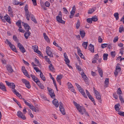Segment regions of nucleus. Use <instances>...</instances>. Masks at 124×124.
<instances>
[{
	"instance_id": "49",
	"label": "nucleus",
	"mask_w": 124,
	"mask_h": 124,
	"mask_svg": "<svg viewBox=\"0 0 124 124\" xmlns=\"http://www.w3.org/2000/svg\"><path fill=\"white\" fill-rule=\"evenodd\" d=\"M68 85V86L69 89H71V88H73L72 85V84L70 82H68L67 84Z\"/></svg>"
},
{
	"instance_id": "8",
	"label": "nucleus",
	"mask_w": 124,
	"mask_h": 124,
	"mask_svg": "<svg viewBox=\"0 0 124 124\" xmlns=\"http://www.w3.org/2000/svg\"><path fill=\"white\" fill-rule=\"evenodd\" d=\"M57 21L59 22L62 24H64L65 21L62 19V16H57L56 17Z\"/></svg>"
},
{
	"instance_id": "24",
	"label": "nucleus",
	"mask_w": 124,
	"mask_h": 124,
	"mask_svg": "<svg viewBox=\"0 0 124 124\" xmlns=\"http://www.w3.org/2000/svg\"><path fill=\"white\" fill-rule=\"evenodd\" d=\"M98 70L99 73V75L101 77H102L103 76V71L100 68H99L98 69Z\"/></svg>"
},
{
	"instance_id": "55",
	"label": "nucleus",
	"mask_w": 124,
	"mask_h": 124,
	"mask_svg": "<svg viewBox=\"0 0 124 124\" xmlns=\"http://www.w3.org/2000/svg\"><path fill=\"white\" fill-rule=\"evenodd\" d=\"M20 2H17L16 0H15L13 2V4L16 5H17L20 4Z\"/></svg>"
},
{
	"instance_id": "13",
	"label": "nucleus",
	"mask_w": 124,
	"mask_h": 124,
	"mask_svg": "<svg viewBox=\"0 0 124 124\" xmlns=\"http://www.w3.org/2000/svg\"><path fill=\"white\" fill-rule=\"evenodd\" d=\"M53 104L56 108L58 107L59 106V103L57 100L54 99L52 101Z\"/></svg>"
},
{
	"instance_id": "44",
	"label": "nucleus",
	"mask_w": 124,
	"mask_h": 124,
	"mask_svg": "<svg viewBox=\"0 0 124 124\" xmlns=\"http://www.w3.org/2000/svg\"><path fill=\"white\" fill-rule=\"evenodd\" d=\"M80 25V23L79 20H78L77 24H76V27L77 29H78Z\"/></svg>"
},
{
	"instance_id": "10",
	"label": "nucleus",
	"mask_w": 124,
	"mask_h": 124,
	"mask_svg": "<svg viewBox=\"0 0 124 124\" xmlns=\"http://www.w3.org/2000/svg\"><path fill=\"white\" fill-rule=\"evenodd\" d=\"M22 25L24 26L25 29L27 31H29V30L31 29L29 25L27 23H24L23 22L22 23Z\"/></svg>"
},
{
	"instance_id": "42",
	"label": "nucleus",
	"mask_w": 124,
	"mask_h": 124,
	"mask_svg": "<svg viewBox=\"0 0 124 124\" xmlns=\"http://www.w3.org/2000/svg\"><path fill=\"white\" fill-rule=\"evenodd\" d=\"M111 56L112 57L114 58L116 55V52L115 51H112L110 53Z\"/></svg>"
},
{
	"instance_id": "50",
	"label": "nucleus",
	"mask_w": 124,
	"mask_h": 124,
	"mask_svg": "<svg viewBox=\"0 0 124 124\" xmlns=\"http://www.w3.org/2000/svg\"><path fill=\"white\" fill-rule=\"evenodd\" d=\"M117 92V94H119V95H120L122 93V92L120 88H119L118 89Z\"/></svg>"
},
{
	"instance_id": "57",
	"label": "nucleus",
	"mask_w": 124,
	"mask_h": 124,
	"mask_svg": "<svg viewBox=\"0 0 124 124\" xmlns=\"http://www.w3.org/2000/svg\"><path fill=\"white\" fill-rule=\"evenodd\" d=\"M105 83L106 85H108L109 83V79L106 78L105 81Z\"/></svg>"
},
{
	"instance_id": "51",
	"label": "nucleus",
	"mask_w": 124,
	"mask_h": 124,
	"mask_svg": "<svg viewBox=\"0 0 124 124\" xmlns=\"http://www.w3.org/2000/svg\"><path fill=\"white\" fill-rule=\"evenodd\" d=\"M5 43L7 44H8L9 45V46L10 45H11V42L9 41L8 40V39H6V40L5 41Z\"/></svg>"
},
{
	"instance_id": "3",
	"label": "nucleus",
	"mask_w": 124,
	"mask_h": 124,
	"mask_svg": "<svg viewBox=\"0 0 124 124\" xmlns=\"http://www.w3.org/2000/svg\"><path fill=\"white\" fill-rule=\"evenodd\" d=\"M46 52L47 54L51 57H53V54L51 52V48L47 46L46 48Z\"/></svg>"
},
{
	"instance_id": "12",
	"label": "nucleus",
	"mask_w": 124,
	"mask_h": 124,
	"mask_svg": "<svg viewBox=\"0 0 124 124\" xmlns=\"http://www.w3.org/2000/svg\"><path fill=\"white\" fill-rule=\"evenodd\" d=\"M99 59V55L98 54L95 55L94 57L92 59V62L94 63L96 62Z\"/></svg>"
},
{
	"instance_id": "45",
	"label": "nucleus",
	"mask_w": 124,
	"mask_h": 124,
	"mask_svg": "<svg viewBox=\"0 0 124 124\" xmlns=\"http://www.w3.org/2000/svg\"><path fill=\"white\" fill-rule=\"evenodd\" d=\"M87 22L89 23H92V20L91 18H88L86 19Z\"/></svg>"
},
{
	"instance_id": "54",
	"label": "nucleus",
	"mask_w": 124,
	"mask_h": 124,
	"mask_svg": "<svg viewBox=\"0 0 124 124\" xmlns=\"http://www.w3.org/2000/svg\"><path fill=\"white\" fill-rule=\"evenodd\" d=\"M108 45V44H102L101 45V47L102 48H104L106 47Z\"/></svg>"
},
{
	"instance_id": "39",
	"label": "nucleus",
	"mask_w": 124,
	"mask_h": 124,
	"mask_svg": "<svg viewBox=\"0 0 124 124\" xmlns=\"http://www.w3.org/2000/svg\"><path fill=\"white\" fill-rule=\"evenodd\" d=\"M118 15L119 14L117 13H116L114 14V16L116 20H118L119 19Z\"/></svg>"
},
{
	"instance_id": "17",
	"label": "nucleus",
	"mask_w": 124,
	"mask_h": 124,
	"mask_svg": "<svg viewBox=\"0 0 124 124\" xmlns=\"http://www.w3.org/2000/svg\"><path fill=\"white\" fill-rule=\"evenodd\" d=\"M80 34L82 38H83L85 36V32L83 30L80 31Z\"/></svg>"
},
{
	"instance_id": "27",
	"label": "nucleus",
	"mask_w": 124,
	"mask_h": 124,
	"mask_svg": "<svg viewBox=\"0 0 124 124\" xmlns=\"http://www.w3.org/2000/svg\"><path fill=\"white\" fill-rule=\"evenodd\" d=\"M88 44V42H84L82 44V46L83 47H84L85 49H86L87 48Z\"/></svg>"
},
{
	"instance_id": "53",
	"label": "nucleus",
	"mask_w": 124,
	"mask_h": 124,
	"mask_svg": "<svg viewBox=\"0 0 124 124\" xmlns=\"http://www.w3.org/2000/svg\"><path fill=\"white\" fill-rule=\"evenodd\" d=\"M63 10L64 13L66 14H67L69 13V12L66 8H63Z\"/></svg>"
},
{
	"instance_id": "52",
	"label": "nucleus",
	"mask_w": 124,
	"mask_h": 124,
	"mask_svg": "<svg viewBox=\"0 0 124 124\" xmlns=\"http://www.w3.org/2000/svg\"><path fill=\"white\" fill-rule=\"evenodd\" d=\"M95 11L93 9H91L89 10L88 12L89 14H91L92 13Z\"/></svg>"
},
{
	"instance_id": "63",
	"label": "nucleus",
	"mask_w": 124,
	"mask_h": 124,
	"mask_svg": "<svg viewBox=\"0 0 124 124\" xmlns=\"http://www.w3.org/2000/svg\"><path fill=\"white\" fill-rule=\"evenodd\" d=\"M22 27L21 26L19 27V31L23 33L24 32V30L21 29Z\"/></svg>"
},
{
	"instance_id": "26",
	"label": "nucleus",
	"mask_w": 124,
	"mask_h": 124,
	"mask_svg": "<svg viewBox=\"0 0 124 124\" xmlns=\"http://www.w3.org/2000/svg\"><path fill=\"white\" fill-rule=\"evenodd\" d=\"M13 100L16 103H17L20 108H22V107L21 106L20 103L19 102L14 98H13Z\"/></svg>"
},
{
	"instance_id": "47",
	"label": "nucleus",
	"mask_w": 124,
	"mask_h": 124,
	"mask_svg": "<svg viewBox=\"0 0 124 124\" xmlns=\"http://www.w3.org/2000/svg\"><path fill=\"white\" fill-rule=\"evenodd\" d=\"M10 85L9 86L10 88H15V84L13 83H11Z\"/></svg>"
},
{
	"instance_id": "31",
	"label": "nucleus",
	"mask_w": 124,
	"mask_h": 124,
	"mask_svg": "<svg viewBox=\"0 0 124 124\" xmlns=\"http://www.w3.org/2000/svg\"><path fill=\"white\" fill-rule=\"evenodd\" d=\"M89 99L91 100V101L93 102L94 105H95L96 103L94 99L92 97L91 95L88 97Z\"/></svg>"
},
{
	"instance_id": "16",
	"label": "nucleus",
	"mask_w": 124,
	"mask_h": 124,
	"mask_svg": "<svg viewBox=\"0 0 124 124\" xmlns=\"http://www.w3.org/2000/svg\"><path fill=\"white\" fill-rule=\"evenodd\" d=\"M89 50L92 52L94 53V46L93 45L90 44L89 45Z\"/></svg>"
},
{
	"instance_id": "11",
	"label": "nucleus",
	"mask_w": 124,
	"mask_h": 124,
	"mask_svg": "<svg viewBox=\"0 0 124 124\" xmlns=\"http://www.w3.org/2000/svg\"><path fill=\"white\" fill-rule=\"evenodd\" d=\"M81 76L83 79L84 81L85 82H88V79L84 73L83 72H81Z\"/></svg>"
},
{
	"instance_id": "21",
	"label": "nucleus",
	"mask_w": 124,
	"mask_h": 124,
	"mask_svg": "<svg viewBox=\"0 0 124 124\" xmlns=\"http://www.w3.org/2000/svg\"><path fill=\"white\" fill-rule=\"evenodd\" d=\"M43 36L45 39L48 42H50V40L47 36L46 35L45 33L43 34Z\"/></svg>"
},
{
	"instance_id": "30",
	"label": "nucleus",
	"mask_w": 124,
	"mask_h": 124,
	"mask_svg": "<svg viewBox=\"0 0 124 124\" xmlns=\"http://www.w3.org/2000/svg\"><path fill=\"white\" fill-rule=\"evenodd\" d=\"M22 72L23 73L24 75L26 77L28 78H30L29 75L28 74L27 72V71L26 70H23Z\"/></svg>"
},
{
	"instance_id": "9",
	"label": "nucleus",
	"mask_w": 124,
	"mask_h": 124,
	"mask_svg": "<svg viewBox=\"0 0 124 124\" xmlns=\"http://www.w3.org/2000/svg\"><path fill=\"white\" fill-rule=\"evenodd\" d=\"M7 70L10 73L13 72L14 70L11 66L9 64H7L6 66Z\"/></svg>"
},
{
	"instance_id": "41",
	"label": "nucleus",
	"mask_w": 124,
	"mask_h": 124,
	"mask_svg": "<svg viewBox=\"0 0 124 124\" xmlns=\"http://www.w3.org/2000/svg\"><path fill=\"white\" fill-rule=\"evenodd\" d=\"M13 38L14 40L17 43H18L19 42L18 39H17L16 36L15 35L13 37Z\"/></svg>"
},
{
	"instance_id": "25",
	"label": "nucleus",
	"mask_w": 124,
	"mask_h": 124,
	"mask_svg": "<svg viewBox=\"0 0 124 124\" xmlns=\"http://www.w3.org/2000/svg\"><path fill=\"white\" fill-rule=\"evenodd\" d=\"M32 48L34 50V51L36 52L38 50V47L37 46L35 45L32 46Z\"/></svg>"
},
{
	"instance_id": "46",
	"label": "nucleus",
	"mask_w": 124,
	"mask_h": 124,
	"mask_svg": "<svg viewBox=\"0 0 124 124\" xmlns=\"http://www.w3.org/2000/svg\"><path fill=\"white\" fill-rule=\"evenodd\" d=\"M116 71H118V70H119V71H120L121 70V69L120 67H119L117 65L116 67Z\"/></svg>"
},
{
	"instance_id": "14",
	"label": "nucleus",
	"mask_w": 124,
	"mask_h": 124,
	"mask_svg": "<svg viewBox=\"0 0 124 124\" xmlns=\"http://www.w3.org/2000/svg\"><path fill=\"white\" fill-rule=\"evenodd\" d=\"M81 93L82 95L85 97L87 98V97L85 94V91L83 88H80L78 90Z\"/></svg>"
},
{
	"instance_id": "40",
	"label": "nucleus",
	"mask_w": 124,
	"mask_h": 124,
	"mask_svg": "<svg viewBox=\"0 0 124 124\" xmlns=\"http://www.w3.org/2000/svg\"><path fill=\"white\" fill-rule=\"evenodd\" d=\"M75 11H71L70 12L71 15L70 16V18H72L75 13Z\"/></svg>"
},
{
	"instance_id": "34",
	"label": "nucleus",
	"mask_w": 124,
	"mask_h": 124,
	"mask_svg": "<svg viewBox=\"0 0 124 124\" xmlns=\"http://www.w3.org/2000/svg\"><path fill=\"white\" fill-rule=\"evenodd\" d=\"M108 55L107 54H104L103 55V59L104 60H107Z\"/></svg>"
},
{
	"instance_id": "29",
	"label": "nucleus",
	"mask_w": 124,
	"mask_h": 124,
	"mask_svg": "<svg viewBox=\"0 0 124 124\" xmlns=\"http://www.w3.org/2000/svg\"><path fill=\"white\" fill-rule=\"evenodd\" d=\"M40 77L44 81H45L46 79L44 76L43 75V73L41 72L40 75Z\"/></svg>"
},
{
	"instance_id": "4",
	"label": "nucleus",
	"mask_w": 124,
	"mask_h": 124,
	"mask_svg": "<svg viewBox=\"0 0 124 124\" xmlns=\"http://www.w3.org/2000/svg\"><path fill=\"white\" fill-rule=\"evenodd\" d=\"M59 108L62 114L63 115H65V112L63 107V105L61 102L59 103Z\"/></svg>"
},
{
	"instance_id": "36",
	"label": "nucleus",
	"mask_w": 124,
	"mask_h": 124,
	"mask_svg": "<svg viewBox=\"0 0 124 124\" xmlns=\"http://www.w3.org/2000/svg\"><path fill=\"white\" fill-rule=\"evenodd\" d=\"M37 85H38V86L41 88V89H44V86L43 85V84L40 83V82Z\"/></svg>"
},
{
	"instance_id": "56",
	"label": "nucleus",
	"mask_w": 124,
	"mask_h": 124,
	"mask_svg": "<svg viewBox=\"0 0 124 124\" xmlns=\"http://www.w3.org/2000/svg\"><path fill=\"white\" fill-rule=\"evenodd\" d=\"M17 46L19 48V49L23 47V45L20 43H18Z\"/></svg>"
},
{
	"instance_id": "6",
	"label": "nucleus",
	"mask_w": 124,
	"mask_h": 124,
	"mask_svg": "<svg viewBox=\"0 0 124 124\" xmlns=\"http://www.w3.org/2000/svg\"><path fill=\"white\" fill-rule=\"evenodd\" d=\"M24 10L25 11V15L26 19L27 20H29V18H28V16L29 14L30 13L28 11V5L26 4L24 7Z\"/></svg>"
},
{
	"instance_id": "5",
	"label": "nucleus",
	"mask_w": 124,
	"mask_h": 124,
	"mask_svg": "<svg viewBox=\"0 0 124 124\" xmlns=\"http://www.w3.org/2000/svg\"><path fill=\"white\" fill-rule=\"evenodd\" d=\"M28 18H29V20H28L29 21L30 20L29 17L31 18V20L35 23H37V22L35 18V17L33 15L31 14V13H30L28 16Z\"/></svg>"
},
{
	"instance_id": "23",
	"label": "nucleus",
	"mask_w": 124,
	"mask_h": 124,
	"mask_svg": "<svg viewBox=\"0 0 124 124\" xmlns=\"http://www.w3.org/2000/svg\"><path fill=\"white\" fill-rule=\"evenodd\" d=\"M49 68L50 70L52 71H54L55 70L52 64H50V65H49Z\"/></svg>"
},
{
	"instance_id": "20",
	"label": "nucleus",
	"mask_w": 124,
	"mask_h": 124,
	"mask_svg": "<svg viewBox=\"0 0 124 124\" xmlns=\"http://www.w3.org/2000/svg\"><path fill=\"white\" fill-rule=\"evenodd\" d=\"M31 33L29 31H27V32H25L24 34V36L26 39L28 38V37L30 35Z\"/></svg>"
},
{
	"instance_id": "64",
	"label": "nucleus",
	"mask_w": 124,
	"mask_h": 124,
	"mask_svg": "<svg viewBox=\"0 0 124 124\" xmlns=\"http://www.w3.org/2000/svg\"><path fill=\"white\" fill-rule=\"evenodd\" d=\"M50 4L49 2L46 1L45 3L46 6L47 7H49L50 6Z\"/></svg>"
},
{
	"instance_id": "60",
	"label": "nucleus",
	"mask_w": 124,
	"mask_h": 124,
	"mask_svg": "<svg viewBox=\"0 0 124 124\" xmlns=\"http://www.w3.org/2000/svg\"><path fill=\"white\" fill-rule=\"evenodd\" d=\"M64 61L66 62V64H67L68 65V64L69 63V62H70V61L68 59V58H66V59H65Z\"/></svg>"
},
{
	"instance_id": "58",
	"label": "nucleus",
	"mask_w": 124,
	"mask_h": 124,
	"mask_svg": "<svg viewBox=\"0 0 124 124\" xmlns=\"http://www.w3.org/2000/svg\"><path fill=\"white\" fill-rule=\"evenodd\" d=\"M35 62L38 65H40V64L39 62L37 59L36 58H35Z\"/></svg>"
},
{
	"instance_id": "32",
	"label": "nucleus",
	"mask_w": 124,
	"mask_h": 124,
	"mask_svg": "<svg viewBox=\"0 0 124 124\" xmlns=\"http://www.w3.org/2000/svg\"><path fill=\"white\" fill-rule=\"evenodd\" d=\"M17 115L18 116H23L24 114L20 111H18L17 113Z\"/></svg>"
},
{
	"instance_id": "62",
	"label": "nucleus",
	"mask_w": 124,
	"mask_h": 124,
	"mask_svg": "<svg viewBox=\"0 0 124 124\" xmlns=\"http://www.w3.org/2000/svg\"><path fill=\"white\" fill-rule=\"evenodd\" d=\"M45 57L46 58V61L49 64H51L50 63L51 62L50 61L49 58H47V56H45Z\"/></svg>"
},
{
	"instance_id": "48",
	"label": "nucleus",
	"mask_w": 124,
	"mask_h": 124,
	"mask_svg": "<svg viewBox=\"0 0 124 124\" xmlns=\"http://www.w3.org/2000/svg\"><path fill=\"white\" fill-rule=\"evenodd\" d=\"M118 114L121 116H124V112L119 111Z\"/></svg>"
},
{
	"instance_id": "59",
	"label": "nucleus",
	"mask_w": 124,
	"mask_h": 124,
	"mask_svg": "<svg viewBox=\"0 0 124 124\" xmlns=\"http://www.w3.org/2000/svg\"><path fill=\"white\" fill-rule=\"evenodd\" d=\"M20 51L23 53H24V52H25V50L24 47L22 48H21L20 49Z\"/></svg>"
},
{
	"instance_id": "7",
	"label": "nucleus",
	"mask_w": 124,
	"mask_h": 124,
	"mask_svg": "<svg viewBox=\"0 0 124 124\" xmlns=\"http://www.w3.org/2000/svg\"><path fill=\"white\" fill-rule=\"evenodd\" d=\"M95 94L96 98L99 100L100 102H101L102 100H101V97L98 91H95Z\"/></svg>"
},
{
	"instance_id": "43",
	"label": "nucleus",
	"mask_w": 124,
	"mask_h": 124,
	"mask_svg": "<svg viewBox=\"0 0 124 124\" xmlns=\"http://www.w3.org/2000/svg\"><path fill=\"white\" fill-rule=\"evenodd\" d=\"M21 21H18L17 22H16V24L17 26H18L19 27L21 26Z\"/></svg>"
},
{
	"instance_id": "28",
	"label": "nucleus",
	"mask_w": 124,
	"mask_h": 124,
	"mask_svg": "<svg viewBox=\"0 0 124 124\" xmlns=\"http://www.w3.org/2000/svg\"><path fill=\"white\" fill-rule=\"evenodd\" d=\"M63 77V75L61 74L58 75L56 78L57 81L60 80Z\"/></svg>"
},
{
	"instance_id": "19",
	"label": "nucleus",
	"mask_w": 124,
	"mask_h": 124,
	"mask_svg": "<svg viewBox=\"0 0 124 124\" xmlns=\"http://www.w3.org/2000/svg\"><path fill=\"white\" fill-rule=\"evenodd\" d=\"M4 17L5 20H6L7 22H8L9 23H11L10 18L9 16L7 15L4 16Z\"/></svg>"
},
{
	"instance_id": "33",
	"label": "nucleus",
	"mask_w": 124,
	"mask_h": 124,
	"mask_svg": "<svg viewBox=\"0 0 124 124\" xmlns=\"http://www.w3.org/2000/svg\"><path fill=\"white\" fill-rule=\"evenodd\" d=\"M124 27L123 26L121 25L119 28V31L120 33H122V31H124Z\"/></svg>"
},
{
	"instance_id": "37",
	"label": "nucleus",
	"mask_w": 124,
	"mask_h": 124,
	"mask_svg": "<svg viewBox=\"0 0 124 124\" xmlns=\"http://www.w3.org/2000/svg\"><path fill=\"white\" fill-rule=\"evenodd\" d=\"M91 18L92 19V21L94 22L98 20L97 17L96 16H93Z\"/></svg>"
},
{
	"instance_id": "1",
	"label": "nucleus",
	"mask_w": 124,
	"mask_h": 124,
	"mask_svg": "<svg viewBox=\"0 0 124 124\" xmlns=\"http://www.w3.org/2000/svg\"><path fill=\"white\" fill-rule=\"evenodd\" d=\"M73 103L77 110L82 115L85 114V116H89V115L86 111L85 109L84 108L81 107L79 104L77 103L76 102L73 101Z\"/></svg>"
},
{
	"instance_id": "38",
	"label": "nucleus",
	"mask_w": 124,
	"mask_h": 124,
	"mask_svg": "<svg viewBox=\"0 0 124 124\" xmlns=\"http://www.w3.org/2000/svg\"><path fill=\"white\" fill-rule=\"evenodd\" d=\"M119 98L121 103H124V100L121 95H119Z\"/></svg>"
},
{
	"instance_id": "61",
	"label": "nucleus",
	"mask_w": 124,
	"mask_h": 124,
	"mask_svg": "<svg viewBox=\"0 0 124 124\" xmlns=\"http://www.w3.org/2000/svg\"><path fill=\"white\" fill-rule=\"evenodd\" d=\"M34 81L36 82L37 84L40 82L39 79L37 77V78H36Z\"/></svg>"
},
{
	"instance_id": "18",
	"label": "nucleus",
	"mask_w": 124,
	"mask_h": 124,
	"mask_svg": "<svg viewBox=\"0 0 124 124\" xmlns=\"http://www.w3.org/2000/svg\"><path fill=\"white\" fill-rule=\"evenodd\" d=\"M29 108L32 110L34 111L35 112H38L39 110L38 109H36L31 104V107H29Z\"/></svg>"
},
{
	"instance_id": "15",
	"label": "nucleus",
	"mask_w": 124,
	"mask_h": 124,
	"mask_svg": "<svg viewBox=\"0 0 124 124\" xmlns=\"http://www.w3.org/2000/svg\"><path fill=\"white\" fill-rule=\"evenodd\" d=\"M0 88L2 90L5 92L7 91L5 86L2 83H0Z\"/></svg>"
},
{
	"instance_id": "35",
	"label": "nucleus",
	"mask_w": 124,
	"mask_h": 124,
	"mask_svg": "<svg viewBox=\"0 0 124 124\" xmlns=\"http://www.w3.org/2000/svg\"><path fill=\"white\" fill-rule=\"evenodd\" d=\"M119 106L120 105L119 104H116L115 105V109L116 111H118L119 110Z\"/></svg>"
},
{
	"instance_id": "22",
	"label": "nucleus",
	"mask_w": 124,
	"mask_h": 124,
	"mask_svg": "<svg viewBox=\"0 0 124 124\" xmlns=\"http://www.w3.org/2000/svg\"><path fill=\"white\" fill-rule=\"evenodd\" d=\"M9 46L10 47L11 50H12L14 52H16V51H17V50L15 47V46L13 44H11V45H10Z\"/></svg>"
},
{
	"instance_id": "2",
	"label": "nucleus",
	"mask_w": 124,
	"mask_h": 124,
	"mask_svg": "<svg viewBox=\"0 0 124 124\" xmlns=\"http://www.w3.org/2000/svg\"><path fill=\"white\" fill-rule=\"evenodd\" d=\"M21 81L29 89L31 87L29 82L24 79H22Z\"/></svg>"
}]
</instances>
